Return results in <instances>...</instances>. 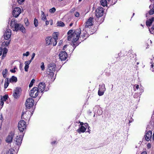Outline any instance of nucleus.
<instances>
[{
    "label": "nucleus",
    "instance_id": "obj_33",
    "mask_svg": "<svg viewBox=\"0 0 154 154\" xmlns=\"http://www.w3.org/2000/svg\"><path fill=\"white\" fill-rule=\"evenodd\" d=\"M20 26V30L21 31L23 32H25V29L24 27L22 24Z\"/></svg>",
    "mask_w": 154,
    "mask_h": 154
},
{
    "label": "nucleus",
    "instance_id": "obj_60",
    "mask_svg": "<svg viewBox=\"0 0 154 154\" xmlns=\"http://www.w3.org/2000/svg\"><path fill=\"white\" fill-rule=\"evenodd\" d=\"M49 24V22L48 21H47V20H46V25H48Z\"/></svg>",
    "mask_w": 154,
    "mask_h": 154
},
{
    "label": "nucleus",
    "instance_id": "obj_37",
    "mask_svg": "<svg viewBox=\"0 0 154 154\" xmlns=\"http://www.w3.org/2000/svg\"><path fill=\"white\" fill-rule=\"evenodd\" d=\"M56 11V9L55 8H52L51 9L49 10V12L51 13H54Z\"/></svg>",
    "mask_w": 154,
    "mask_h": 154
},
{
    "label": "nucleus",
    "instance_id": "obj_62",
    "mask_svg": "<svg viewBox=\"0 0 154 154\" xmlns=\"http://www.w3.org/2000/svg\"><path fill=\"white\" fill-rule=\"evenodd\" d=\"M56 142V141H54V142H51V144H54V143H55Z\"/></svg>",
    "mask_w": 154,
    "mask_h": 154
},
{
    "label": "nucleus",
    "instance_id": "obj_25",
    "mask_svg": "<svg viewBox=\"0 0 154 154\" xmlns=\"http://www.w3.org/2000/svg\"><path fill=\"white\" fill-rule=\"evenodd\" d=\"M17 80V78L14 76H12L11 78L10 79V82H16Z\"/></svg>",
    "mask_w": 154,
    "mask_h": 154
},
{
    "label": "nucleus",
    "instance_id": "obj_16",
    "mask_svg": "<svg viewBox=\"0 0 154 154\" xmlns=\"http://www.w3.org/2000/svg\"><path fill=\"white\" fill-rule=\"evenodd\" d=\"M73 30H70L68 31V32H67V34H68V37H67V40L68 41H70L72 38L74 36V35H75V33L74 34L73 33ZM74 32L75 33V32Z\"/></svg>",
    "mask_w": 154,
    "mask_h": 154
},
{
    "label": "nucleus",
    "instance_id": "obj_27",
    "mask_svg": "<svg viewBox=\"0 0 154 154\" xmlns=\"http://www.w3.org/2000/svg\"><path fill=\"white\" fill-rule=\"evenodd\" d=\"M15 151L12 149H9L6 152V154H14Z\"/></svg>",
    "mask_w": 154,
    "mask_h": 154
},
{
    "label": "nucleus",
    "instance_id": "obj_28",
    "mask_svg": "<svg viewBox=\"0 0 154 154\" xmlns=\"http://www.w3.org/2000/svg\"><path fill=\"white\" fill-rule=\"evenodd\" d=\"M41 17L42 19L43 20H46L45 15V14L44 12L42 11Z\"/></svg>",
    "mask_w": 154,
    "mask_h": 154
},
{
    "label": "nucleus",
    "instance_id": "obj_2",
    "mask_svg": "<svg viewBox=\"0 0 154 154\" xmlns=\"http://www.w3.org/2000/svg\"><path fill=\"white\" fill-rule=\"evenodd\" d=\"M18 127L20 132H23L26 129V122L23 120L19 122Z\"/></svg>",
    "mask_w": 154,
    "mask_h": 154
},
{
    "label": "nucleus",
    "instance_id": "obj_21",
    "mask_svg": "<svg viewBox=\"0 0 154 154\" xmlns=\"http://www.w3.org/2000/svg\"><path fill=\"white\" fill-rule=\"evenodd\" d=\"M54 40V39H52L51 37H47L45 39L46 44L48 45L51 44H52V42L53 41V40Z\"/></svg>",
    "mask_w": 154,
    "mask_h": 154
},
{
    "label": "nucleus",
    "instance_id": "obj_40",
    "mask_svg": "<svg viewBox=\"0 0 154 154\" xmlns=\"http://www.w3.org/2000/svg\"><path fill=\"white\" fill-rule=\"evenodd\" d=\"M29 67V66H27V65H25V67H24L25 70V71H26V72L28 71Z\"/></svg>",
    "mask_w": 154,
    "mask_h": 154
},
{
    "label": "nucleus",
    "instance_id": "obj_12",
    "mask_svg": "<svg viewBox=\"0 0 154 154\" xmlns=\"http://www.w3.org/2000/svg\"><path fill=\"white\" fill-rule=\"evenodd\" d=\"M45 85L44 83H40L39 84L38 88H37L38 90L39 91V92H42L45 90Z\"/></svg>",
    "mask_w": 154,
    "mask_h": 154
},
{
    "label": "nucleus",
    "instance_id": "obj_49",
    "mask_svg": "<svg viewBox=\"0 0 154 154\" xmlns=\"http://www.w3.org/2000/svg\"><path fill=\"white\" fill-rule=\"evenodd\" d=\"M75 16L76 17H78L79 16V14L78 12H76L75 14Z\"/></svg>",
    "mask_w": 154,
    "mask_h": 154
},
{
    "label": "nucleus",
    "instance_id": "obj_61",
    "mask_svg": "<svg viewBox=\"0 0 154 154\" xmlns=\"http://www.w3.org/2000/svg\"><path fill=\"white\" fill-rule=\"evenodd\" d=\"M73 24V23H70L69 24V26H71Z\"/></svg>",
    "mask_w": 154,
    "mask_h": 154
},
{
    "label": "nucleus",
    "instance_id": "obj_22",
    "mask_svg": "<svg viewBox=\"0 0 154 154\" xmlns=\"http://www.w3.org/2000/svg\"><path fill=\"white\" fill-rule=\"evenodd\" d=\"M110 1V0H101V4L103 7L107 6V1L109 2Z\"/></svg>",
    "mask_w": 154,
    "mask_h": 154
},
{
    "label": "nucleus",
    "instance_id": "obj_30",
    "mask_svg": "<svg viewBox=\"0 0 154 154\" xmlns=\"http://www.w3.org/2000/svg\"><path fill=\"white\" fill-rule=\"evenodd\" d=\"M8 50L6 48H3V51L2 55L3 57H5L6 56V54Z\"/></svg>",
    "mask_w": 154,
    "mask_h": 154
},
{
    "label": "nucleus",
    "instance_id": "obj_3",
    "mask_svg": "<svg viewBox=\"0 0 154 154\" xmlns=\"http://www.w3.org/2000/svg\"><path fill=\"white\" fill-rule=\"evenodd\" d=\"M34 103V100L32 98H30L26 100L25 106L27 108L30 109L32 107Z\"/></svg>",
    "mask_w": 154,
    "mask_h": 154
},
{
    "label": "nucleus",
    "instance_id": "obj_57",
    "mask_svg": "<svg viewBox=\"0 0 154 154\" xmlns=\"http://www.w3.org/2000/svg\"><path fill=\"white\" fill-rule=\"evenodd\" d=\"M84 125H85V127H86V128H87V127L88 126V124L87 123H85L84 124Z\"/></svg>",
    "mask_w": 154,
    "mask_h": 154
},
{
    "label": "nucleus",
    "instance_id": "obj_10",
    "mask_svg": "<svg viewBox=\"0 0 154 154\" xmlns=\"http://www.w3.org/2000/svg\"><path fill=\"white\" fill-rule=\"evenodd\" d=\"M11 35V30L8 29H7L4 35L5 39L6 40H8L10 38Z\"/></svg>",
    "mask_w": 154,
    "mask_h": 154
},
{
    "label": "nucleus",
    "instance_id": "obj_26",
    "mask_svg": "<svg viewBox=\"0 0 154 154\" xmlns=\"http://www.w3.org/2000/svg\"><path fill=\"white\" fill-rule=\"evenodd\" d=\"M8 70L7 69H5L2 72V74L4 78H5L7 75Z\"/></svg>",
    "mask_w": 154,
    "mask_h": 154
},
{
    "label": "nucleus",
    "instance_id": "obj_9",
    "mask_svg": "<svg viewBox=\"0 0 154 154\" xmlns=\"http://www.w3.org/2000/svg\"><path fill=\"white\" fill-rule=\"evenodd\" d=\"M56 66L54 63H51L48 66V68L47 69V71L50 73H52L55 70Z\"/></svg>",
    "mask_w": 154,
    "mask_h": 154
},
{
    "label": "nucleus",
    "instance_id": "obj_38",
    "mask_svg": "<svg viewBox=\"0 0 154 154\" xmlns=\"http://www.w3.org/2000/svg\"><path fill=\"white\" fill-rule=\"evenodd\" d=\"M42 65L41 66V68L42 69V70H44L45 69V66L44 65V63L43 62H42L41 63Z\"/></svg>",
    "mask_w": 154,
    "mask_h": 154
},
{
    "label": "nucleus",
    "instance_id": "obj_44",
    "mask_svg": "<svg viewBox=\"0 0 154 154\" xmlns=\"http://www.w3.org/2000/svg\"><path fill=\"white\" fill-rule=\"evenodd\" d=\"M10 42V41L9 40L8 41H7L6 42H5V45L6 46H8Z\"/></svg>",
    "mask_w": 154,
    "mask_h": 154
},
{
    "label": "nucleus",
    "instance_id": "obj_4",
    "mask_svg": "<svg viewBox=\"0 0 154 154\" xmlns=\"http://www.w3.org/2000/svg\"><path fill=\"white\" fill-rule=\"evenodd\" d=\"M104 10L102 7H99L96 9L95 11V15L97 17H101L103 14Z\"/></svg>",
    "mask_w": 154,
    "mask_h": 154
},
{
    "label": "nucleus",
    "instance_id": "obj_54",
    "mask_svg": "<svg viewBox=\"0 0 154 154\" xmlns=\"http://www.w3.org/2000/svg\"><path fill=\"white\" fill-rule=\"evenodd\" d=\"M147 147L149 148L151 147V144L150 143H148L147 144Z\"/></svg>",
    "mask_w": 154,
    "mask_h": 154
},
{
    "label": "nucleus",
    "instance_id": "obj_6",
    "mask_svg": "<svg viewBox=\"0 0 154 154\" xmlns=\"http://www.w3.org/2000/svg\"><path fill=\"white\" fill-rule=\"evenodd\" d=\"M32 113L29 111H26L25 113L22 112L21 115V118L26 120L29 119V118L32 116Z\"/></svg>",
    "mask_w": 154,
    "mask_h": 154
},
{
    "label": "nucleus",
    "instance_id": "obj_63",
    "mask_svg": "<svg viewBox=\"0 0 154 154\" xmlns=\"http://www.w3.org/2000/svg\"><path fill=\"white\" fill-rule=\"evenodd\" d=\"M153 66H153V64H152V65H151V67L152 68V67H153Z\"/></svg>",
    "mask_w": 154,
    "mask_h": 154
},
{
    "label": "nucleus",
    "instance_id": "obj_56",
    "mask_svg": "<svg viewBox=\"0 0 154 154\" xmlns=\"http://www.w3.org/2000/svg\"><path fill=\"white\" fill-rule=\"evenodd\" d=\"M141 154H147V152L146 151H143L142 152Z\"/></svg>",
    "mask_w": 154,
    "mask_h": 154
},
{
    "label": "nucleus",
    "instance_id": "obj_59",
    "mask_svg": "<svg viewBox=\"0 0 154 154\" xmlns=\"http://www.w3.org/2000/svg\"><path fill=\"white\" fill-rule=\"evenodd\" d=\"M23 65L22 63H20V69L22 67Z\"/></svg>",
    "mask_w": 154,
    "mask_h": 154
},
{
    "label": "nucleus",
    "instance_id": "obj_19",
    "mask_svg": "<svg viewBox=\"0 0 154 154\" xmlns=\"http://www.w3.org/2000/svg\"><path fill=\"white\" fill-rule=\"evenodd\" d=\"M154 21V17H152L150 19L147 20L146 22V25L148 26H150Z\"/></svg>",
    "mask_w": 154,
    "mask_h": 154
},
{
    "label": "nucleus",
    "instance_id": "obj_45",
    "mask_svg": "<svg viewBox=\"0 0 154 154\" xmlns=\"http://www.w3.org/2000/svg\"><path fill=\"white\" fill-rule=\"evenodd\" d=\"M135 87V89L134 88V90L135 91V89H138L139 87V85H134V87Z\"/></svg>",
    "mask_w": 154,
    "mask_h": 154
},
{
    "label": "nucleus",
    "instance_id": "obj_64",
    "mask_svg": "<svg viewBox=\"0 0 154 154\" xmlns=\"http://www.w3.org/2000/svg\"><path fill=\"white\" fill-rule=\"evenodd\" d=\"M141 91L143 92V89H141Z\"/></svg>",
    "mask_w": 154,
    "mask_h": 154
},
{
    "label": "nucleus",
    "instance_id": "obj_42",
    "mask_svg": "<svg viewBox=\"0 0 154 154\" xmlns=\"http://www.w3.org/2000/svg\"><path fill=\"white\" fill-rule=\"evenodd\" d=\"M29 52L28 51H27L25 53L23 54V55L24 56H28L29 55Z\"/></svg>",
    "mask_w": 154,
    "mask_h": 154
},
{
    "label": "nucleus",
    "instance_id": "obj_52",
    "mask_svg": "<svg viewBox=\"0 0 154 154\" xmlns=\"http://www.w3.org/2000/svg\"><path fill=\"white\" fill-rule=\"evenodd\" d=\"M10 71H11V72H12V73H14L16 72L15 70L13 69H11Z\"/></svg>",
    "mask_w": 154,
    "mask_h": 154
},
{
    "label": "nucleus",
    "instance_id": "obj_18",
    "mask_svg": "<svg viewBox=\"0 0 154 154\" xmlns=\"http://www.w3.org/2000/svg\"><path fill=\"white\" fill-rule=\"evenodd\" d=\"M152 132L151 131H148L146 133L145 135V139L147 141L150 140L152 137Z\"/></svg>",
    "mask_w": 154,
    "mask_h": 154
},
{
    "label": "nucleus",
    "instance_id": "obj_11",
    "mask_svg": "<svg viewBox=\"0 0 154 154\" xmlns=\"http://www.w3.org/2000/svg\"><path fill=\"white\" fill-rule=\"evenodd\" d=\"M21 90L20 88L17 87L14 91V92L13 94L14 97L15 98H18L20 95Z\"/></svg>",
    "mask_w": 154,
    "mask_h": 154
},
{
    "label": "nucleus",
    "instance_id": "obj_5",
    "mask_svg": "<svg viewBox=\"0 0 154 154\" xmlns=\"http://www.w3.org/2000/svg\"><path fill=\"white\" fill-rule=\"evenodd\" d=\"M38 92L37 88L34 87L30 91V95L32 97L35 98L38 95Z\"/></svg>",
    "mask_w": 154,
    "mask_h": 154
},
{
    "label": "nucleus",
    "instance_id": "obj_29",
    "mask_svg": "<svg viewBox=\"0 0 154 154\" xmlns=\"http://www.w3.org/2000/svg\"><path fill=\"white\" fill-rule=\"evenodd\" d=\"M57 24V26H65L64 23L61 21H58Z\"/></svg>",
    "mask_w": 154,
    "mask_h": 154
},
{
    "label": "nucleus",
    "instance_id": "obj_20",
    "mask_svg": "<svg viewBox=\"0 0 154 154\" xmlns=\"http://www.w3.org/2000/svg\"><path fill=\"white\" fill-rule=\"evenodd\" d=\"M87 128H85L84 126H81L77 130V131L79 133H84L86 130Z\"/></svg>",
    "mask_w": 154,
    "mask_h": 154
},
{
    "label": "nucleus",
    "instance_id": "obj_17",
    "mask_svg": "<svg viewBox=\"0 0 154 154\" xmlns=\"http://www.w3.org/2000/svg\"><path fill=\"white\" fill-rule=\"evenodd\" d=\"M14 134L12 133H10L7 137L6 141L7 143H11L14 137Z\"/></svg>",
    "mask_w": 154,
    "mask_h": 154
},
{
    "label": "nucleus",
    "instance_id": "obj_23",
    "mask_svg": "<svg viewBox=\"0 0 154 154\" xmlns=\"http://www.w3.org/2000/svg\"><path fill=\"white\" fill-rule=\"evenodd\" d=\"M21 24L17 23H15L14 24V29H13L14 31H17L20 30V26Z\"/></svg>",
    "mask_w": 154,
    "mask_h": 154
},
{
    "label": "nucleus",
    "instance_id": "obj_43",
    "mask_svg": "<svg viewBox=\"0 0 154 154\" xmlns=\"http://www.w3.org/2000/svg\"><path fill=\"white\" fill-rule=\"evenodd\" d=\"M35 54L34 53H33L32 54V56H31V58L30 60H31L32 61L33 60L34 57H35Z\"/></svg>",
    "mask_w": 154,
    "mask_h": 154
},
{
    "label": "nucleus",
    "instance_id": "obj_8",
    "mask_svg": "<svg viewBox=\"0 0 154 154\" xmlns=\"http://www.w3.org/2000/svg\"><path fill=\"white\" fill-rule=\"evenodd\" d=\"M21 9L19 7L14 8L13 11V15L15 17H17L21 13Z\"/></svg>",
    "mask_w": 154,
    "mask_h": 154
},
{
    "label": "nucleus",
    "instance_id": "obj_15",
    "mask_svg": "<svg viewBox=\"0 0 154 154\" xmlns=\"http://www.w3.org/2000/svg\"><path fill=\"white\" fill-rule=\"evenodd\" d=\"M23 137L21 135L19 136H17L16 138V144L18 146H20L22 143Z\"/></svg>",
    "mask_w": 154,
    "mask_h": 154
},
{
    "label": "nucleus",
    "instance_id": "obj_35",
    "mask_svg": "<svg viewBox=\"0 0 154 154\" xmlns=\"http://www.w3.org/2000/svg\"><path fill=\"white\" fill-rule=\"evenodd\" d=\"M149 13L150 15H152L154 13V6H153L152 9L149 11Z\"/></svg>",
    "mask_w": 154,
    "mask_h": 154
},
{
    "label": "nucleus",
    "instance_id": "obj_31",
    "mask_svg": "<svg viewBox=\"0 0 154 154\" xmlns=\"http://www.w3.org/2000/svg\"><path fill=\"white\" fill-rule=\"evenodd\" d=\"M8 95H4L3 97H2L1 99L3 101H6L8 99Z\"/></svg>",
    "mask_w": 154,
    "mask_h": 154
},
{
    "label": "nucleus",
    "instance_id": "obj_36",
    "mask_svg": "<svg viewBox=\"0 0 154 154\" xmlns=\"http://www.w3.org/2000/svg\"><path fill=\"white\" fill-rule=\"evenodd\" d=\"M35 82V80L34 79H32L31 81L30 82V83L29 85V87L30 88L32 86L33 83Z\"/></svg>",
    "mask_w": 154,
    "mask_h": 154
},
{
    "label": "nucleus",
    "instance_id": "obj_39",
    "mask_svg": "<svg viewBox=\"0 0 154 154\" xmlns=\"http://www.w3.org/2000/svg\"><path fill=\"white\" fill-rule=\"evenodd\" d=\"M32 61L31 60H30L26 61L25 63V65L29 66V65L30 64V63Z\"/></svg>",
    "mask_w": 154,
    "mask_h": 154
},
{
    "label": "nucleus",
    "instance_id": "obj_13",
    "mask_svg": "<svg viewBox=\"0 0 154 154\" xmlns=\"http://www.w3.org/2000/svg\"><path fill=\"white\" fill-rule=\"evenodd\" d=\"M60 59L61 60H64L67 58V54L65 51H62L59 54Z\"/></svg>",
    "mask_w": 154,
    "mask_h": 154
},
{
    "label": "nucleus",
    "instance_id": "obj_24",
    "mask_svg": "<svg viewBox=\"0 0 154 154\" xmlns=\"http://www.w3.org/2000/svg\"><path fill=\"white\" fill-rule=\"evenodd\" d=\"M9 79L7 78L5 79V83L4 85V88H7L9 85Z\"/></svg>",
    "mask_w": 154,
    "mask_h": 154
},
{
    "label": "nucleus",
    "instance_id": "obj_55",
    "mask_svg": "<svg viewBox=\"0 0 154 154\" xmlns=\"http://www.w3.org/2000/svg\"><path fill=\"white\" fill-rule=\"evenodd\" d=\"M79 123L80 124V125H81V126H83L82 125H84V123L82 122H79Z\"/></svg>",
    "mask_w": 154,
    "mask_h": 154
},
{
    "label": "nucleus",
    "instance_id": "obj_14",
    "mask_svg": "<svg viewBox=\"0 0 154 154\" xmlns=\"http://www.w3.org/2000/svg\"><path fill=\"white\" fill-rule=\"evenodd\" d=\"M93 18L91 17H90L88 20L86 21V22L85 23V27L86 28H87L89 27V26H92Z\"/></svg>",
    "mask_w": 154,
    "mask_h": 154
},
{
    "label": "nucleus",
    "instance_id": "obj_46",
    "mask_svg": "<svg viewBox=\"0 0 154 154\" xmlns=\"http://www.w3.org/2000/svg\"><path fill=\"white\" fill-rule=\"evenodd\" d=\"M4 101L1 99H0V105L3 106L4 104Z\"/></svg>",
    "mask_w": 154,
    "mask_h": 154
},
{
    "label": "nucleus",
    "instance_id": "obj_58",
    "mask_svg": "<svg viewBox=\"0 0 154 154\" xmlns=\"http://www.w3.org/2000/svg\"><path fill=\"white\" fill-rule=\"evenodd\" d=\"M67 45H65L63 47V50H65V49L66 48L67 46Z\"/></svg>",
    "mask_w": 154,
    "mask_h": 154
},
{
    "label": "nucleus",
    "instance_id": "obj_47",
    "mask_svg": "<svg viewBox=\"0 0 154 154\" xmlns=\"http://www.w3.org/2000/svg\"><path fill=\"white\" fill-rule=\"evenodd\" d=\"M25 0H17L19 3L21 4L22 2L24 1Z\"/></svg>",
    "mask_w": 154,
    "mask_h": 154
},
{
    "label": "nucleus",
    "instance_id": "obj_7",
    "mask_svg": "<svg viewBox=\"0 0 154 154\" xmlns=\"http://www.w3.org/2000/svg\"><path fill=\"white\" fill-rule=\"evenodd\" d=\"M99 87V88L98 93L99 96H101L104 94V92L106 90V89L105 87V84H104L100 85Z\"/></svg>",
    "mask_w": 154,
    "mask_h": 154
},
{
    "label": "nucleus",
    "instance_id": "obj_48",
    "mask_svg": "<svg viewBox=\"0 0 154 154\" xmlns=\"http://www.w3.org/2000/svg\"><path fill=\"white\" fill-rule=\"evenodd\" d=\"M151 30H151L150 29H149V31H150V33H152V34L153 33H152V31L153 30H154V26H153L152 27V28H151Z\"/></svg>",
    "mask_w": 154,
    "mask_h": 154
},
{
    "label": "nucleus",
    "instance_id": "obj_1",
    "mask_svg": "<svg viewBox=\"0 0 154 154\" xmlns=\"http://www.w3.org/2000/svg\"><path fill=\"white\" fill-rule=\"evenodd\" d=\"M75 34L74 36L73 40L72 41V46L74 47V49L76 46H77L78 44L77 43H75L79 39L80 34L81 33V30L80 29H76L74 31Z\"/></svg>",
    "mask_w": 154,
    "mask_h": 154
},
{
    "label": "nucleus",
    "instance_id": "obj_34",
    "mask_svg": "<svg viewBox=\"0 0 154 154\" xmlns=\"http://www.w3.org/2000/svg\"><path fill=\"white\" fill-rule=\"evenodd\" d=\"M53 38L52 39H54L55 40H57V32H55L53 34Z\"/></svg>",
    "mask_w": 154,
    "mask_h": 154
},
{
    "label": "nucleus",
    "instance_id": "obj_50",
    "mask_svg": "<svg viewBox=\"0 0 154 154\" xmlns=\"http://www.w3.org/2000/svg\"><path fill=\"white\" fill-rule=\"evenodd\" d=\"M75 10V8H72V9H71L70 11V12L72 13H73Z\"/></svg>",
    "mask_w": 154,
    "mask_h": 154
},
{
    "label": "nucleus",
    "instance_id": "obj_32",
    "mask_svg": "<svg viewBox=\"0 0 154 154\" xmlns=\"http://www.w3.org/2000/svg\"><path fill=\"white\" fill-rule=\"evenodd\" d=\"M34 23L35 27H37L38 25V20L36 18L34 20Z\"/></svg>",
    "mask_w": 154,
    "mask_h": 154
},
{
    "label": "nucleus",
    "instance_id": "obj_53",
    "mask_svg": "<svg viewBox=\"0 0 154 154\" xmlns=\"http://www.w3.org/2000/svg\"><path fill=\"white\" fill-rule=\"evenodd\" d=\"M63 41L62 40H60L59 42V44L60 45L62 44Z\"/></svg>",
    "mask_w": 154,
    "mask_h": 154
},
{
    "label": "nucleus",
    "instance_id": "obj_41",
    "mask_svg": "<svg viewBox=\"0 0 154 154\" xmlns=\"http://www.w3.org/2000/svg\"><path fill=\"white\" fill-rule=\"evenodd\" d=\"M54 39V40H53V41L52 42H53V45L54 46H55L57 44V40H55V39Z\"/></svg>",
    "mask_w": 154,
    "mask_h": 154
},
{
    "label": "nucleus",
    "instance_id": "obj_51",
    "mask_svg": "<svg viewBox=\"0 0 154 154\" xmlns=\"http://www.w3.org/2000/svg\"><path fill=\"white\" fill-rule=\"evenodd\" d=\"M3 51V49L2 48L0 47V56L2 55V51Z\"/></svg>",
    "mask_w": 154,
    "mask_h": 154
}]
</instances>
